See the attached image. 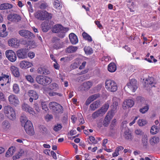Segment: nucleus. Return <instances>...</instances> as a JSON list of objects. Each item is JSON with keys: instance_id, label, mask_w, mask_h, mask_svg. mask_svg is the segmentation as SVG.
<instances>
[{"instance_id": "obj_1", "label": "nucleus", "mask_w": 160, "mask_h": 160, "mask_svg": "<svg viewBox=\"0 0 160 160\" xmlns=\"http://www.w3.org/2000/svg\"><path fill=\"white\" fill-rule=\"evenodd\" d=\"M69 30L68 28H65L61 25L57 24L54 26L52 31L53 32L60 33L58 35L59 37L63 38L65 36V34Z\"/></svg>"}, {"instance_id": "obj_2", "label": "nucleus", "mask_w": 160, "mask_h": 160, "mask_svg": "<svg viewBox=\"0 0 160 160\" xmlns=\"http://www.w3.org/2000/svg\"><path fill=\"white\" fill-rule=\"evenodd\" d=\"M36 79L38 83L44 86L49 84L52 81V79L51 78L43 75L37 76Z\"/></svg>"}, {"instance_id": "obj_3", "label": "nucleus", "mask_w": 160, "mask_h": 160, "mask_svg": "<svg viewBox=\"0 0 160 160\" xmlns=\"http://www.w3.org/2000/svg\"><path fill=\"white\" fill-rule=\"evenodd\" d=\"M50 109L56 114L62 113L63 112V107L55 102H50L49 104Z\"/></svg>"}, {"instance_id": "obj_4", "label": "nucleus", "mask_w": 160, "mask_h": 160, "mask_svg": "<svg viewBox=\"0 0 160 160\" xmlns=\"http://www.w3.org/2000/svg\"><path fill=\"white\" fill-rule=\"evenodd\" d=\"M105 84L106 88L109 91L114 92L117 90L118 87L117 84L113 80L111 79L106 80Z\"/></svg>"}, {"instance_id": "obj_5", "label": "nucleus", "mask_w": 160, "mask_h": 160, "mask_svg": "<svg viewBox=\"0 0 160 160\" xmlns=\"http://www.w3.org/2000/svg\"><path fill=\"white\" fill-rule=\"evenodd\" d=\"M4 113L8 116L9 115V118L11 120L15 119L16 114L13 108L10 106H6L4 107Z\"/></svg>"}, {"instance_id": "obj_6", "label": "nucleus", "mask_w": 160, "mask_h": 160, "mask_svg": "<svg viewBox=\"0 0 160 160\" xmlns=\"http://www.w3.org/2000/svg\"><path fill=\"white\" fill-rule=\"evenodd\" d=\"M138 84L137 80L135 79H132L129 80V82L127 84V86L125 88L128 87L130 90L135 92L137 89Z\"/></svg>"}, {"instance_id": "obj_7", "label": "nucleus", "mask_w": 160, "mask_h": 160, "mask_svg": "<svg viewBox=\"0 0 160 160\" xmlns=\"http://www.w3.org/2000/svg\"><path fill=\"white\" fill-rule=\"evenodd\" d=\"M5 55L7 58L11 62H14L17 59L16 53L12 50H7L5 52Z\"/></svg>"}, {"instance_id": "obj_8", "label": "nucleus", "mask_w": 160, "mask_h": 160, "mask_svg": "<svg viewBox=\"0 0 160 160\" xmlns=\"http://www.w3.org/2000/svg\"><path fill=\"white\" fill-rule=\"evenodd\" d=\"M18 33L21 36L26 38L30 39L33 38L34 37L32 33L28 30L24 29L19 31Z\"/></svg>"}, {"instance_id": "obj_9", "label": "nucleus", "mask_w": 160, "mask_h": 160, "mask_svg": "<svg viewBox=\"0 0 160 160\" xmlns=\"http://www.w3.org/2000/svg\"><path fill=\"white\" fill-rule=\"evenodd\" d=\"M21 16L16 14H10L8 16V19L11 22H17L21 20Z\"/></svg>"}, {"instance_id": "obj_10", "label": "nucleus", "mask_w": 160, "mask_h": 160, "mask_svg": "<svg viewBox=\"0 0 160 160\" xmlns=\"http://www.w3.org/2000/svg\"><path fill=\"white\" fill-rule=\"evenodd\" d=\"M53 47L55 49H58L62 47V44L60 39L57 37H54L52 39Z\"/></svg>"}, {"instance_id": "obj_11", "label": "nucleus", "mask_w": 160, "mask_h": 160, "mask_svg": "<svg viewBox=\"0 0 160 160\" xmlns=\"http://www.w3.org/2000/svg\"><path fill=\"white\" fill-rule=\"evenodd\" d=\"M27 49L24 48L20 49L17 51L16 53L19 58L24 59L27 57Z\"/></svg>"}, {"instance_id": "obj_12", "label": "nucleus", "mask_w": 160, "mask_h": 160, "mask_svg": "<svg viewBox=\"0 0 160 160\" xmlns=\"http://www.w3.org/2000/svg\"><path fill=\"white\" fill-rule=\"evenodd\" d=\"M8 101L10 103L14 105L18 104L19 102L18 97L13 94H11L9 96Z\"/></svg>"}, {"instance_id": "obj_13", "label": "nucleus", "mask_w": 160, "mask_h": 160, "mask_svg": "<svg viewBox=\"0 0 160 160\" xmlns=\"http://www.w3.org/2000/svg\"><path fill=\"white\" fill-rule=\"evenodd\" d=\"M114 114V112H109L108 114L105 117L104 120L103 121V125L105 127H107L108 126L110 119L112 118Z\"/></svg>"}, {"instance_id": "obj_14", "label": "nucleus", "mask_w": 160, "mask_h": 160, "mask_svg": "<svg viewBox=\"0 0 160 160\" xmlns=\"http://www.w3.org/2000/svg\"><path fill=\"white\" fill-rule=\"evenodd\" d=\"M134 104L133 101L131 99H127L123 102L122 107L124 109L132 107Z\"/></svg>"}, {"instance_id": "obj_15", "label": "nucleus", "mask_w": 160, "mask_h": 160, "mask_svg": "<svg viewBox=\"0 0 160 160\" xmlns=\"http://www.w3.org/2000/svg\"><path fill=\"white\" fill-rule=\"evenodd\" d=\"M22 109L28 112L30 114H32L34 112L33 109L30 107L27 104L24 103L22 104Z\"/></svg>"}, {"instance_id": "obj_16", "label": "nucleus", "mask_w": 160, "mask_h": 160, "mask_svg": "<svg viewBox=\"0 0 160 160\" xmlns=\"http://www.w3.org/2000/svg\"><path fill=\"white\" fill-rule=\"evenodd\" d=\"M123 136L125 139L129 141L132 140L133 138V136L132 135L131 132L128 129L126 130L124 132Z\"/></svg>"}, {"instance_id": "obj_17", "label": "nucleus", "mask_w": 160, "mask_h": 160, "mask_svg": "<svg viewBox=\"0 0 160 160\" xmlns=\"http://www.w3.org/2000/svg\"><path fill=\"white\" fill-rule=\"evenodd\" d=\"M112 100L113 101L112 104V109L110 112H115V111L117 109L118 104L120 102V99L119 98L114 97L113 98Z\"/></svg>"}, {"instance_id": "obj_18", "label": "nucleus", "mask_w": 160, "mask_h": 160, "mask_svg": "<svg viewBox=\"0 0 160 160\" xmlns=\"http://www.w3.org/2000/svg\"><path fill=\"white\" fill-rule=\"evenodd\" d=\"M100 101L99 100H97L93 102L90 105L89 108L91 110L93 111L99 107L100 106Z\"/></svg>"}, {"instance_id": "obj_19", "label": "nucleus", "mask_w": 160, "mask_h": 160, "mask_svg": "<svg viewBox=\"0 0 160 160\" xmlns=\"http://www.w3.org/2000/svg\"><path fill=\"white\" fill-rule=\"evenodd\" d=\"M32 66L31 63L28 61H22L20 64V66L22 69H26Z\"/></svg>"}, {"instance_id": "obj_20", "label": "nucleus", "mask_w": 160, "mask_h": 160, "mask_svg": "<svg viewBox=\"0 0 160 160\" xmlns=\"http://www.w3.org/2000/svg\"><path fill=\"white\" fill-rule=\"evenodd\" d=\"M69 38L71 43L75 44L78 43V40L76 35L73 33H71L69 35Z\"/></svg>"}, {"instance_id": "obj_21", "label": "nucleus", "mask_w": 160, "mask_h": 160, "mask_svg": "<svg viewBox=\"0 0 160 160\" xmlns=\"http://www.w3.org/2000/svg\"><path fill=\"white\" fill-rule=\"evenodd\" d=\"M38 72L40 74L48 75L50 73V71L46 68L40 67L38 69Z\"/></svg>"}, {"instance_id": "obj_22", "label": "nucleus", "mask_w": 160, "mask_h": 160, "mask_svg": "<svg viewBox=\"0 0 160 160\" xmlns=\"http://www.w3.org/2000/svg\"><path fill=\"white\" fill-rule=\"evenodd\" d=\"M104 113L100 109L94 112L92 115V117L93 119L103 116Z\"/></svg>"}, {"instance_id": "obj_23", "label": "nucleus", "mask_w": 160, "mask_h": 160, "mask_svg": "<svg viewBox=\"0 0 160 160\" xmlns=\"http://www.w3.org/2000/svg\"><path fill=\"white\" fill-rule=\"evenodd\" d=\"M8 44L9 46L16 48L18 46V43L16 38H12L8 40Z\"/></svg>"}, {"instance_id": "obj_24", "label": "nucleus", "mask_w": 160, "mask_h": 160, "mask_svg": "<svg viewBox=\"0 0 160 160\" xmlns=\"http://www.w3.org/2000/svg\"><path fill=\"white\" fill-rule=\"evenodd\" d=\"M28 94L30 97H32L34 100H37L38 98V94L36 91L34 90H29L28 92Z\"/></svg>"}, {"instance_id": "obj_25", "label": "nucleus", "mask_w": 160, "mask_h": 160, "mask_svg": "<svg viewBox=\"0 0 160 160\" xmlns=\"http://www.w3.org/2000/svg\"><path fill=\"white\" fill-rule=\"evenodd\" d=\"M11 70L12 73L16 77H18L20 75V73L18 69L14 66H12L11 68Z\"/></svg>"}, {"instance_id": "obj_26", "label": "nucleus", "mask_w": 160, "mask_h": 160, "mask_svg": "<svg viewBox=\"0 0 160 160\" xmlns=\"http://www.w3.org/2000/svg\"><path fill=\"white\" fill-rule=\"evenodd\" d=\"M44 11H39L36 12L35 14V18L38 19L43 20Z\"/></svg>"}, {"instance_id": "obj_27", "label": "nucleus", "mask_w": 160, "mask_h": 160, "mask_svg": "<svg viewBox=\"0 0 160 160\" xmlns=\"http://www.w3.org/2000/svg\"><path fill=\"white\" fill-rule=\"evenodd\" d=\"M146 81V83L151 85L152 87H155V84L157 83L156 80L152 77H149Z\"/></svg>"}, {"instance_id": "obj_28", "label": "nucleus", "mask_w": 160, "mask_h": 160, "mask_svg": "<svg viewBox=\"0 0 160 160\" xmlns=\"http://www.w3.org/2000/svg\"><path fill=\"white\" fill-rule=\"evenodd\" d=\"M42 31L44 32H47L50 28L49 24H48L47 22H44L41 24Z\"/></svg>"}, {"instance_id": "obj_29", "label": "nucleus", "mask_w": 160, "mask_h": 160, "mask_svg": "<svg viewBox=\"0 0 160 160\" xmlns=\"http://www.w3.org/2000/svg\"><path fill=\"white\" fill-rule=\"evenodd\" d=\"M12 7V5L8 3H4L0 5V10H5L10 9Z\"/></svg>"}, {"instance_id": "obj_30", "label": "nucleus", "mask_w": 160, "mask_h": 160, "mask_svg": "<svg viewBox=\"0 0 160 160\" xmlns=\"http://www.w3.org/2000/svg\"><path fill=\"white\" fill-rule=\"evenodd\" d=\"M10 123L8 121H4L2 123V128L5 130L9 129L10 128Z\"/></svg>"}, {"instance_id": "obj_31", "label": "nucleus", "mask_w": 160, "mask_h": 160, "mask_svg": "<svg viewBox=\"0 0 160 160\" xmlns=\"http://www.w3.org/2000/svg\"><path fill=\"white\" fill-rule=\"evenodd\" d=\"M116 70V66L114 63H110L108 67V70L111 72H114Z\"/></svg>"}, {"instance_id": "obj_32", "label": "nucleus", "mask_w": 160, "mask_h": 160, "mask_svg": "<svg viewBox=\"0 0 160 160\" xmlns=\"http://www.w3.org/2000/svg\"><path fill=\"white\" fill-rule=\"evenodd\" d=\"M159 141V138L157 137H152L150 140V144L153 146L156 144H157Z\"/></svg>"}, {"instance_id": "obj_33", "label": "nucleus", "mask_w": 160, "mask_h": 160, "mask_svg": "<svg viewBox=\"0 0 160 160\" xmlns=\"http://www.w3.org/2000/svg\"><path fill=\"white\" fill-rule=\"evenodd\" d=\"M43 20H46L51 19L52 18V14L48 13L46 11H44Z\"/></svg>"}, {"instance_id": "obj_34", "label": "nucleus", "mask_w": 160, "mask_h": 160, "mask_svg": "<svg viewBox=\"0 0 160 160\" xmlns=\"http://www.w3.org/2000/svg\"><path fill=\"white\" fill-rule=\"evenodd\" d=\"M147 139V136L145 135L143 136L142 139L143 146L145 148H147L148 147Z\"/></svg>"}, {"instance_id": "obj_35", "label": "nucleus", "mask_w": 160, "mask_h": 160, "mask_svg": "<svg viewBox=\"0 0 160 160\" xmlns=\"http://www.w3.org/2000/svg\"><path fill=\"white\" fill-rule=\"evenodd\" d=\"M39 131L43 134H46L48 133V130L43 125L39 126Z\"/></svg>"}, {"instance_id": "obj_36", "label": "nucleus", "mask_w": 160, "mask_h": 160, "mask_svg": "<svg viewBox=\"0 0 160 160\" xmlns=\"http://www.w3.org/2000/svg\"><path fill=\"white\" fill-rule=\"evenodd\" d=\"M82 36L83 38L85 40H87L89 42H91L92 41V39L91 37L87 33L85 32H83Z\"/></svg>"}, {"instance_id": "obj_37", "label": "nucleus", "mask_w": 160, "mask_h": 160, "mask_svg": "<svg viewBox=\"0 0 160 160\" xmlns=\"http://www.w3.org/2000/svg\"><path fill=\"white\" fill-rule=\"evenodd\" d=\"M24 129L26 133L29 135H32L34 133L33 126H32V128L30 127L28 128L27 130L26 129Z\"/></svg>"}, {"instance_id": "obj_38", "label": "nucleus", "mask_w": 160, "mask_h": 160, "mask_svg": "<svg viewBox=\"0 0 160 160\" xmlns=\"http://www.w3.org/2000/svg\"><path fill=\"white\" fill-rule=\"evenodd\" d=\"M78 49L77 47L71 46L69 47L67 49L66 51L69 53H72L76 51Z\"/></svg>"}, {"instance_id": "obj_39", "label": "nucleus", "mask_w": 160, "mask_h": 160, "mask_svg": "<svg viewBox=\"0 0 160 160\" xmlns=\"http://www.w3.org/2000/svg\"><path fill=\"white\" fill-rule=\"evenodd\" d=\"M20 122L21 123V125L22 126H23V125L25 124V122L27 121H28L27 120V118L26 116L23 114L22 115L20 119Z\"/></svg>"}, {"instance_id": "obj_40", "label": "nucleus", "mask_w": 160, "mask_h": 160, "mask_svg": "<svg viewBox=\"0 0 160 160\" xmlns=\"http://www.w3.org/2000/svg\"><path fill=\"white\" fill-rule=\"evenodd\" d=\"M92 84L91 82H87L83 83V87L85 90H87L89 89L92 86Z\"/></svg>"}, {"instance_id": "obj_41", "label": "nucleus", "mask_w": 160, "mask_h": 160, "mask_svg": "<svg viewBox=\"0 0 160 160\" xmlns=\"http://www.w3.org/2000/svg\"><path fill=\"white\" fill-rule=\"evenodd\" d=\"M22 43L24 44H27V45L32 47L33 48H34L36 46L35 42L33 41H29L27 42L25 41H23L22 42Z\"/></svg>"}, {"instance_id": "obj_42", "label": "nucleus", "mask_w": 160, "mask_h": 160, "mask_svg": "<svg viewBox=\"0 0 160 160\" xmlns=\"http://www.w3.org/2000/svg\"><path fill=\"white\" fill-rule=\"evenodd\" d=\"M24 129L27 130L28 128H32L33 126L32 124L30 121H27L25 124L23 125Z\"/></svg>"}, {"instance_id": "obj_43", "label": "nucleus", "mask_w": 160, "mask_h": 160, "mask_svg": "<svg viewBox=\"0 0 160 160\" xmlns=\"http://www.w3.org/2000/svg\"><path fill=\"white\" fill-rule=\"evenodd\" d=\"M84 49L86 54H90L93 53L92 49L90 47H85Z\"/></svg>"}, {"instance_id": "obj_44", "label": "nucleus", "mask_w": 160, "mask_h": 160, "mask_svg": "<svg viewBox=\"0 0 160 160\" xmlns=\"http://www.w3.org/2000/svg\"><path fill=\"white\" fill-rule=\"evenodd\" d=\"M13 147L10 148L6 154V156L7 157H10L13 154L14 150L13 149Z\"/></svg>"}, {"instance_id": "obj_45", "label": "nucleus", "mask_w": 160, "mask_h": 160, "mask_svg": "<svg viewBox=\"0 0 160 160\" xmlns=\"http://www.w3.org/2000/svg\"><path fill=\"white\" fill-rule=\"evenodd\" d=\"M62 127V126L61 124H57L54 126L53 129L55 131L58 132L61 130Z\"/></svg>"}, {"instance_id": "obj_46", "label": "nucleus", "mask_w": 160, "mask_h": 160, "mask_svg": "<svg viewBox=\"0 0 160 160\" xmlns=\"http://www.w3.org/2000/svg\"><path fill=\"white\" fill-rule=\"evenodd\" d=\"M149 109V106L146 105L139 110L140 112L142 113H144L147 112Z\"/></svg>"}, {"instance_id": "obj_47", "label": "nucleus", "mask_w": 160, "mask_h": 160, "mask_svg": "<svg viewBox=\"0 0 160 160\" xmlns=\"http://www.w3.org/2000/svg\"><path fill=\"white\" fill-rule=\"evenodd\" d=\"M109 107V105L108 103H105L100 109L102 111L103 113L105 114L108 109Z\"/></svg>"}, {"instance_id": "obj_48", "label": "nucleus", "mask_w": 160, "mask_h": 160, "mask_svg": "<svg viewBox=\"0 0 160 160\" xmlns=\"http://www.w3.org/2000/svg\"><path fill=\"white\" fill-rule=\"evenodd\" d=\"M13 91L15 93H18L19 91V88L18 84H15L13 86Z\"/></svg>"}, {"instance_id": "obj_49", "label": "nucleus", "mask_w": 160, "mask_h": 160, "mask_svg": "<svg viewBox=\"0 0 160 160\" xmlns=\"http://www.w3.org/2000/svg\"><path fill=\"white\" fill-rule=\"evenodd\" d=\"M147 123V122L143 119H139L138 121V125L140 126H142Z\"/></svg>"}, {"instance_id": "obj_50", "label": "nucleus", "mask_w": 160, "mask_h": 160, "mask_svg": "<svg viewBox=\"0 0 160 160\" xmlns=\"http://www.w3.org/2000/svg\"><path fill=\"white\" fill-rule=\"evenodd\" d=\"M158 129V128L157 127H156L155 126H153L151 128L150 132L152 134H155L156 133Z\"/></svg>"}, {"instance_id": "obj_51", "label": "nucleus", "mask_w": 160, "mask_h": 160, "mask_svg": "<svg viewBox=\"0 0 160 160\" xmlns=\"http://www.w3.org/2000/svg\"><path fill=\"white\" fill-rule=\"evenodd\" d=\"M100 97V94L99 93H97L96 94H93L92 95L89 97L90 98V99L92 100V101H93L94 100Z\"/></svg>"}, {"instance_id": "obj_52", "label": "nucleus", "mask_w": 160, "mask_h": 160, "mask_svg": "<svg viewBox=\"0 0 160 160\" xmlns=\"http://www.w3.org/2000/svg\"><path fill=\"white\" fill-rule=\"evenodd\" d=\"M49 95L50 96H53L58 95L60 97L62 96V94L59 93H57L56 92H49Z\"/></svg>"}, {"instance_id": "obj_53", "label": "nucleus", "mask_w": 160, "mask_h": 160, "mask_svg": "<svg viewBox=\"0 0 160 160\" xmlns=\"http://www.w3.org/2000/svg\"><path fill=\"white\" fill-rule=\"evenodd\" d=\"M117 120L116 119H114L111 123L110 125V128L112 130L114 129V127L116 124Z\"/></svg>"}, {"instance_id": "obj_54", "label": "nucleus", "mask_w": 160, "mask_h": 160, "mask_svg": "<svg viewBox=\"0 0 160 160\" xmlns=\"http://www.w3.org/2000/svg\"><path fill=\"white\" fill-rule=\"evenodd\" d=\"M8 32H6V30H1L0 31V37H5L8 35Z\"/></svg>"}, {"instance_id": "obj_55", "label": "nucleus", "mask_w": 160, "mask_h": 160, "mask_svg": "<svg viewBox=\"0 0 160 160\" xmlns=\"http://www.w3.org/2000/svg\"><path fill=\"white\" fill-rule=\"evenodd\" d=\"M9 76L5 74H2V76L0 77V82L2 81L8 80Z\"/></svg>"}, {"instance_id": "obj_56", "label": "nucleus", "mask_w": 160, "mask_h": 160, "mask_svg": "<svg viewBox=\"0 0 160 160\" xmlns=\"http://www.w3.org/2000/svg\"><path fill=\"white\" fill-rule=\"evenodd\" d=\"M58 86V85L56 83H52L49 85V88L51 90L55 89Z\"/></svg>"}, {"instance_id": "obj_57", "label": "nucleus", "mask_w": 160, "mask_h": 160, "mask_svg": "<svg viewBox=\"0 0 160 160\" xmlns=\"http://www.w3.org/2000/svg\"><path fill=\"white\" fill-rule=\"evenodd\" d=\"M138 103H142L144 102V99L143 98L141 97H138L136 98Z\"/></svg>"}, {"instance_id": "obj_58", "label": "nucleus", "mask_w": 160, "mask_h": 160, "mask_svg": "<svg viewBox=\"0 0 160 160\" xmlns=\"http://www.w3.org/2000/svg\"><path fill=\"white\" fill-rule=\"evenodd\" d=\"M89 139L90 141L93 143L96 144L97 143V141L95 139V138L93 136H90Z\"/></svg>"}, {"instance_id": "obj_59", "label": "nucleus", "mask_w": 160, "mask_h": 160, "mask_svg": "<svg viewBox=\"0 0 160 160\" xmlns=\"http://www.w3.org/2000/svg\"><path fill=\"white\" fill-rule=\"evenodd\" d=\"M135 132L136 134L139 135H142L143 134V132L142 131L139 129L136 130Z\"/></svg>"}, {"instance_id": "obj_60", "label": "nucleus", "mask_w": 160, "mask_h": 160, "mask_svg": "<svg viewBox=\"0 0 160 160\" xmlns=\"http://www.w3.org/2000/svg\"><path fill=\"white\" fill-rule=\"evenodd\" d=\"M53 5L54 8H57L60 6V4L58 0H57L56 1H55L54 2Z\"/></svg>"}, {"instance_id": "obj_61", "label": "nucleus", "mask_w": 160, "mask_h": 160, "mask_svg": "<svg viewBox=\"0 0 160 160\" xmlns=\"http://www.w3.org/2000/svg\"><path fill=\"white\" fill-rule=\"evenodd\" d=\"M0 99L3 101L5 100V95L1 91H0Z\"/></svg>"}, {"instance_id": "obj_62", "label": "nucleus", "mask_w": 160, "mask_h": 160, "mask_svg": "<svg viewBox=\"0 0 160 160\" xmlns=\"http://www.w3.org/2000/svg\"><path fill=\"white\" fill-rule=\"evenodd\" d=\"M26 79L29 82H33V80L32 77L30 75L26 76Z\"/></svg>"}, {"instance_id": "obj_63", "label": "nucleus", "mask_w": 160, "mask_h": 160, "mask_svg": "<svg viewBox=\"0 0 160 160\" xmlns=\"http://www.w3.org/2000/svg\"><path fill=\"white\" fill-rule=\"evenodd\" d=\"M48 7L47 4L46 3H42L40 6V8L41 9H45Z\"/></svg>"}, {"instance_id": "obj_64", "label": "nucleus", "mask_w": 160, "mask_h": 160, "mask_svg": "<svg viewBox=\"0 0 160 160\" xmlns=\"http://www.w3.org/2000/svg\"><path fill=\"white\" fill-rule=\"evenodd\" d=\"M34 108H35V109L38 112H39L40 111V109L39 108L38 104L37 103H36L34 104Z\"/></svg>"}]
</instances>
